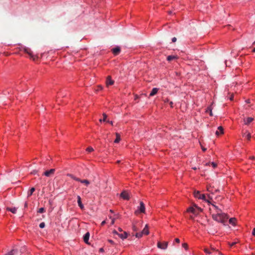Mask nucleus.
<instances>
[{
    "label": "nucleus",
    "mask_w": 255,
    "mask_h": 255,
    "mask_svg": "<svg viewBox=\"0 0 255 255\" xmlns=\"http://www.w3.org/2000/svg\"><path fill=\"white\" fill-rule=\"evenodd\" d=\"M213 219L217 222L221 223L224 225H226L227 220L229 218L228 215L221 212V213H213L212 214Z\"/></svg>",
    "instance_id": "1"
},
{
    "label": "nucleus",
    "mask_w": 255,
    "mask_h": 255,
    "mask_svg": "<svg viewBox=\"0 0 255 255\" xmlns=\"http://www.w3.org/2000/svg\"><path fill=\"white\" fill-rule=\"evenodd\" d=\"M194 194L196 198L202 199L204 201L207 202L208 204H211V201H210L209 200H207L205 194H201L200 192L198 191H195Z\"/></svg>",
    "instance_id": "2"
},
{
    "label": "nucleus",
    "mask_w": 255,
    "mask_h": 255,
    "mask_svg": "<svg viewBox=\"0 0 255 255\" xmlns=\"http://www.w3.org/2000/svg\"><path fill=\"white\" fill-rule=\"evenodd\" d=\"M187 211L191 212L194 214H198L199 212L201 211V209L197 207V206H195V208L194 207H190L187 209Z\"/></svg>",
    "instance_id": "3"
},
{
    "label": "nucleus",
    "mask_w": 255,
    "mask_h": 255,
    "mask_svg": "<svg viewBox=\"0 0 255 255\" xmlns=\"http://www.w3.org/2000/svg\"><path fill=\"white\" fill-rule=\"evenodd\" d=\"M209 205H210V204H208ZM211 204L212 205V208H210L209 210L210 211L211 213H212L214 211H215V213H221L222 212V210L219 208L218 206H216L214 204H212L211 203Z\"/></svg>",
    "instance_id": "4"
},
{
    "label": "nucleus",
    "mask_w": 255,
    "mask_h": 255,
    "mask_svg": "<svg viewBox=\"0 0 255 255\" xmlns=\"http://www.w3.org/2000/svg\"><path fill=\"white\" fill-rule=\"evenodd\" d=\"M168 243L167 242H164L163 243L158 242L157 243V246L159 249L165 250L168 247Z\"/></svg>",
    "instance_id": "5"
},
{
    "label": "nucleus",
    "mask_w": 255,
    "mask_h": 255,
    "mask_svg": "<svg viewBox=\"0 0 255 255\" xmlns=\"http://www.w3.org/2000/svg\"><path fill=\"white\" fill-rule=\"evenodd\" d=\"M55 171V169L53 168L49 170H47L43 173V175L46 177H51L53 176Z\"/></svg>",
    "instance_id": "6"
},
{
    "label": "nucleus",
    "mask_w": 255,
    "mask_h": 255,
    "mask_svg": "<svg viewBox=\"0 0 255 255\" xmlns=\"http://www.w3.org/2000/svg\"><path fill=\"white\" fill-rule=\"evenodd\" d=\"M114 81L112 79V77L111 76H108L107 78L106 84L107 87H109L110 85H113L114 84Z\"/></svg>",
    "instance_id": "7"
},
{
    "label": "nucleus",
    "mask_w": 255,
    "mask_h": 255,
    "mask_svg": "<svg viewBox=\"0 0 255 255\" xmlns=\"http://www.w3.org/2000/svg\"><path fill=\"white\" fill-rule=\"evenodd\" d=\"M121 197L125 200H129V197L128 192L124 191L121 194Z\"/></svg>",
    "instance_id": "8"
},
{
    "label": "nucleus",
    "mask_w": 255,
    "mask_h": 255,
    "mask_svg": "<svg viewBox=\"0 0 255 255\" xmlns=\"http://www.w3.org/2000/svg\"><path fill=\"white\" fill-rule=\"evenodd\" d=\"M138 210L139 211V212L140 213H144L145 212V206L144 203L142 202H140V206L138 207Z\"/></svg>",
    "instance_id": "9"
},
{
    "label": "nucleus",
    "mask_w": 255,
    "mask_h": 255,
    "mask_svg": "<svg viewBox=\"0 0 255 255\" xmlns=\"http://www.w3.org/2000/svg\"><path fill=\"white\" fill-rule=\"evenodd\" d=\"M121 51V48L119 47H116L112 49L113 53L115 55H118Z\"/></svg>",
    "instance_id": "10"
},
{
    "label": "nucleus",
    "mask_w": 255,
    "mask_h": 255,
    "mask_svg": "<svg viewBox=\"0 0 255 255\" xmlns=\"http://www.w3.org/2000/svg\"><path fill=\"white\" fill-rule=\"evenodd\" d=\"M254 118L252 117H248L246 119H244V124L245 125H249L252 121H253Z\"/></svg>",
    "instance_id": "11"
},
{
    "label": "nucleus",
    "mask_w": 255,
    "mask_h": 255,
    "mask_svg": "<svg viewBox=\"0 0 255 255\" xmlns=\"http://www.w3.org/2000/svg\"><path fill=\"white\" fill-rule=\"evenodd\" d=\"M90 237V233L89 232H87L85 234V235L84 236L83 239L85 243L89 244L88 241Z\"/></svg>",
    "instance_id": "12"
},
{
    "label": "nucleus",
    "mask_w": 255,
    "mask_h": 255,
    "mask_svg": "<svg viewBox=\"0 0 255 255\" xmlns=\"http://www.w3.org/2000/svg\"><path fill=\"white\" fill-rule=\"evenodd\" d=\"M77 202L79 206L81 209H83L84 207V205L82 204L81 202V199L80 196H77Z\"/></svg>",
    "instance_id": "13"
},
{
    "label": "nucleus",
    "mask_w": 255,
    "mask_h": 255,
    "mask_svg": "<svg viewBox=\"0 0 255 255\" xmlns=\"http://www.w3.org/2000/svg\"><path fill=\"white\" fill-rule=\"evenodd\" d=\"M17 249H12L10 251L7 253L5 255H14L17 254Z\"/></svg>",
    "instance_id": "14"
},
{
    "label": "nucleus",
    "mask_w": 255,
    "mask_h": 255,
    "mask_svg": "<svg viewBox=\"0 0 255 255\" xmlns=\"http://www.w3.org/2000/svg\"><path fill=\"white\" fill-rule=\"evenodd\" d=\"M224 133L223 132V128L222 127H219L218 128V130L216 131V134L217 135H219L220 134H223Z\"/></svg>",
    "instance_id": "15"
},
{
    "label": "nucleus",
    "mask_w": 255,
    "mask_h": 255,
    "mask_svg": "<svg viewBox=\"0 0 255 255\" xmlns=\"http://www.w3.org/2000/svg\"><path fill=\"white\" fill-rule=\"evenodd\" d=\"M119 237L123 240L126 239L128 237V233L124 232L123 234H118Z\"/></svg>",
    "instance_id": "16"
},
{
    "label": "nucleus",
    "mask_w": 255,
    "mask_h": 255,
    "mask_svg": "<svg viewBox=\"0 0 255 255\" xmlns=\"http://www.w3.org/2000/svg\"><path fill=\"white\" fill-rule=\"evenodd\" d=\"M243 136H245L248 140H250L251 138V133L248 131H246L245 133H243Z\"/></svg>",
    "instance_id": "17"
},
{
    "label": "nucleus",
    "mask_w": 255,
    "mask_h": 255,
    "mask_svg": "<svg viewBox=\"0 0 255 255\" xmlns=\"http://www.w3.org/2000/svg\"><path fill=\"white\" fill-rule=\"evenodd\" d=\"M237 219L235 218H231L229 219V222L233 226H235L236 224Z\"/></svg>",
    "instance_id": "18"
},
{
    "label": "nucleus",
    "mask_w": 255,
    "mask_h": 255,
    "mask_svg": "<svg viewBox=\"0 0 255 255\" xmlns=\"http://www.w3.org/2000/svg\"><path fill=\"white\" fill-rule=\"evenodd\" d=\"M6 209L7 211H10L13 214H15L16 213V211H17V208L15 207H13V208L7 207L6 208Z\"/></svg>",
    "instance_id": "19"
},
{
    "label": "nucleus",
    "mask_w": 255,
    "mask_h": 255,
    "mask_svg": "<svg viewBox=\"0 0 255 255\" xmlns=\"http://www.w3.org/2000/svg\"><path fill=\"white\" fill-rule=\"evenodd\" d=\"M142 234L143 235H148L149 234V231L148 229V226L147 225H146L144 228L143 229V230L141 232Z\"/></svg>",
    "instance_id": "20"
},
{
    "label": "nucleus",
    "mask_w": 255,
    "mask_h": 255,
    "mask_svg": "<svg viewBox=\"0 0 255 255\" xmlns=\"http://www.w3.org/2000/svg\"><path fill=\"white\" fill-rule=\"evenodd\" d=\"M178 58V57L177 56L175 55H169L167 57V60L168 61H171L173 60L176 59Z\"/></svg>",
    "instance_id": "21"
},
{
    "label": "nucleus",
    "mask_w": 255,
    "mask_h": 255,
    "mask_svg": "<svg viewBox=\"0 0 255 255\" xmlns=\"http://www.w3.org/2000/svg\"><path fill=\"white\" fill-rule=\"evenodd\" d=\"M158 91V89L156 88H153L149 94V96H153L155 95L157 93Z\"/></svg>",
    "instance_id": "22"
},
{
    "label": "nucleus",
    "mask_w": 255,
    "mask_h": 255,
    "mask_svg": "<svg viewBox=\"0 0 255 255\" xmlns=\"http://www.w3.org/2000/svg\"><path fill=\"white\" fill-rule=\"evenodd\" d=\"M116 138L114 142H115V143H119V141L121 140L120 135L118 133H116Z\"/></svg>",
    "instance_id": "23"
},
{
    "label": "nucleus",
    "mask_w": 255,
    "mask_h": 255,
    "mask_svg": "<svg viewBox=\"0 0 255 255\" xmlns=\"http://www.w3.org/2000/svg\"><path fill=\"white\" fill-rule=\"evenodd\" d=\"M24 51L25 52H26L28 54H29L31 57H33V55H32V52L31 51V50L28 48H26L24 49Z\"/></svg>",
    "instance_id": "24"
},
{
    "label": "nucleus",
    "mask_w": 255,
    "mask_h": 255,
    "mask_svg": "<svg viewBox=\"0 0 255 255\" xmlns=\"http://www.w3.org/2000/svg\"><path fill=\"white\" fill-rule=\"evenodd\" d=\"M207 190L211 194H214V190H213V188L210 185L207 186Z\"/></svg>",
    "instance_id": "25"
},
{
    "label": "nucleus",
    "mask_w": 255,
    "mask_h": 255,
    "mask_svg": "<svg viewBox=\"0 0 255 255\" xmlns=\"http://www.w3.org/2000/svg\"><path fill=\"white\" fill-rule=\"evenodd\" d=\"M80 182L85 184L87 186L90 184L89 181L86 179L81 180Z\"/></svg>",
    "instance_id": "26"
},
{
    "label": "nucleus",
    "mask_w": 255,
    "mask_h": 255,
    "mask_svg": "<svg viewBox=\"0 0 255 255\" xmlns=\"http://www.w3.org/2000/svg\"><path fill=\"white\" fill-rule=\"evenodd\" d=\"M212 109L211 108V107H209L207 108L206 111V113H209L210 114V115L212 116H213V114H212Z\"/></svg>",
    "instance_id": "27"
},
{
    "label": "nucleus",
    "mask_w": 255,
    "mask_h": 255,
    "mask_svg": "<svg viewBox=\"0 0 255 255\" xmlns=\"http://www.w3.org/2000/svg\"><path fill=\"white\" fill-rule=\"evenodd\" d=\"M35 191V188L34 187L31 188L30 190L28 192V197L30 196Z\"/></svg>",
    "instance_id": "28"
},
{
    "label": "nucleus",
    "mask_w": 255,
    "mask_h": 255,
    "mask_svg": "<svg viewBox=\"0 0 255 255\" xmlns=\"http://www.w3.org/2000/svg\"><path fill=\"white\" fill-rule=\"evenodd\" d=\"M103 118H102V119H103V120L100 119V122H102V121H103V122H106V121H106V118H107V116L106 114H105V113H104V114H103Z\"/></svg>",
    "instance_id": "29"
},
{
    "label": "nucleus",
    "mask_w": 255,
    "mask_h": 255,
    "mask_svg": "<svg viewBox=\"0 0 255 255\" xmlns=\"http://www.w3.org/2000/svg\"><path fill=\"white\" fill-rule=\"evenodd\" d=\"M70 176L74 180H76V181H79V182H81V179H80V178H77L72 175H70Z\"/></svg>",
    "instance_id": "30"
},
{
    "label": "nucleus",
    "mask_w": 255,
    "mask_h": 255,
    "mask_svg": "<svg viewBox=\"0 0 255 255\" xmlns=\"http://www.w3.org/2000/svg\"><path fill=\"white\" fill-rule=\"evenodd\" d=\"M142 235H143V234H142L141 232H140V233H137L135 235V237L136 238H141Z\"/></svg>",
    "instance_id": "31"
},
{
    "label": "nucleus",
    "mask_w": 255,
    "mask_h": 255,
    "mask_svg": "<svg viewBox=\"0 0 255 255\" xmlns=\"http://www.w3.org/2000/svg\"><path fill=\"white\" fill-rule=\"evenodd\" d=\"M210 162H209V163H207L206 164V165H210ZM211 164L212 165V166H213L214 168H215V167H216V166H217V164H216V163H215V162H212V163H211Z\"/></svg>",
    "instance_id": "32"
},
{
    "label": "nucleus",
    "mask_w": 255,
    "mask_h": 255,
    "mask_svg": "<svg viewBox=\"0 0 255 255\" xmlns=\"http://www.w3.org/2000/svg\"><path fill=\"white\" fill-rule=\"evenodd\" d=\"M45 212V209L44 208H40L39 209L38 212L39 213H42Z\"/></svg>",
    "instance_id": "33"
},
{
    "label": "nucleus",
    "mask_w": 255,
    "mask_h": 255,
    "mask_svg": "<svg viewBox=\"0 0 255 255\" xmlns=\"http://www.w3.org/2000/svg\"><path fill=\"white\" fill-rule=\"evenodd\" d=\"M86 150L88 152H92L94 150V149L92 147H88Z\"/></svg>",
    "instance_id": "34"
},
{
    "label": "nucleus",
    "mask_w": 255,
    "mask_h": 255,
    "mask_svg": "<svg viewBox=\"0 0 255 255\" xmlns=\"http://www.w3.org/2000/svg\"><path fill=\"white\" fill-rule=\"evenodd\" d=\"M182 247L184 248L185 250L188 249V245L186 243H183L182 244Z\"/></svg>",
    "instance_id": "35"
},
{
    "label": "nucleus",
    "mask_w": 255,
    "mask_h": 255,
    "mask_svg": "<svg viewBox=\"0 0 255 255\" xmlns=\"http://www.w3.org/2000/svg\"><path fill=\"white\" fill-rule=\"evenodd\" d=\"M45 226V223L44 222H42L40 224L39 227L40 228H44Z\"/></svg>",
    "instance_id": "36"
},
{
    "label": "nucleus",
    "mask_w": 255,
    "mask_h": 255,
    "mask_svg": "<svg viewBox=\"0 0 255 255\" xmlns=\"http://www.w3.org/2000/svg\"><path fill=\"white\" fill-rule=\"evenodd\" d=\"M207 197L208 199L207 200H209L210 201V200H212V196L210 194L207 195Z\"/></svg>",
    "instance_id": "37"
},
{
    "label": "nucleus",
    "mask_w": 255,
    "mask_h": 255,
    "mask_svg": "<svg viewBox=\"0 0 255 255\" xmlns=\"http://www.w3.org/2000/svg\"><path fill=\"white\" fill-rule=\"evenodd\" d=\"M204 251L207 254H211V252H210L208 249H204Z\"/></svg>",
    "instance_id": "38"
},
{
    "label": "nucleus",
    "mask_w": 255,
    "mask_h": 255,
    "mask_svg": "<svg viewBox=\"0 0 255 255\" xmlns=\"http://www.w3.org/2000/svg\"><path fill=\"white\" fill-rule=\"evenodd\" d=\"M38 172V171L36 170H33L31 172V174H37Z\"/></svg>",
    "instance_id": "39"
},
{
    "label": "nucleus",
    "mask_w": 255,
    "mask_h": 255,
    "mask_svg": "<svg viewBox=\"0 0 255 255\" xmlns=\"http://www.w3.org/2000/svg\"><path fill=\"white\" fill-rule=\"evenodd\" d=\"M132 229L134 231H136L137 230V228H136V227L135 225H133Z\"/></svg>",
    "instance_id": "40"
},
{
    "label": "nucleus",
    "mask_w": 255,
    "mask_h": 255,
    "mask_svg": "<svg viewBox=\"0 0 255 255\" xmlns=\"http://www.w3.org/2000/svg\"><path fill=\"white\" fill-rule=\"evenodd\" d=\"M237 244V242H233L231 244H230V247H233L234 246H235L236 244Z\"/></svg>",
    "instance_id": "41"
},
{
    "label": "nucleus",
    "mask_w": 255,
    "mask_h": 255,
    "mask_svg": "<svg viewBox=\"0 0 255 255\" xmlns=\"http://www.w3.org/2000/svg\"><path fill=\"white\" fill-rule=\"evenodd\" d=\"M176 40H177V39H176V37H173V38H172V42H176Z\"/></svg>",
    "instance_id": "42"
},
{
    "label": "nucleus",
    "mask_w": 255,
    "mask_h": 255,
    "mask_svg": "<svg viewBox=\"0 0 255 255\" xmlns=\"http://www.w3.org/2000/svg\"><path fill=\"white\" fill-rule=\"evenodd\" d=\"M175 241L177 243H180V240L178 239V238H176L175 239Z\"/></svg>",
    "instance_id": "43"
},
{
    "label": "nucleus",
    "mask_w": 255,
    "mask_h": 255,
    "mask_svg": "<svg viewBox=\"0 0 255 255\" xmlns=\"http://www.w3.org/2000/svg\"><path fill=\"white\" fill-rule=\"evenodd\" d=\"M108 242L111 243V244H114V242L113 240H108Z\"/></svg>",
    "instance_id": "44"
},
{
    "label": "nucleus",
    "mask_w": 255,
    "mask_h": 255,
    "mask_svg": "<svg viewBox=\"0 0 255 255\" xmlns=\"http://www.w3.org/2000/svg\"><path fill=\"white\" fill-rule=\"evenodd\" d=\"M98 90H102V89H103V87H102V86H101V85H99V86H98Z\"/></svg>",
    "instance_id": "45"
},
{
    "label": "nucleus",
    "mask_w": 255,
    "mask_h": 255,
    "mask_svg": "<svg viewBox=\"0 0 255 255\" xmlns=\"http://www.w3.org/2000/svg\"><path fill=\"white\" fill-rule=\"evenodd\" d=\"M163 101H164V102L165 103H167V102H168L169 101V99H167V98L165 99L164 100H163Z\"/></svg>",
    "instance_id": "46"
},
{
    "label": "nucleus",
    "mask_w": 255,
    "mask_h": 255,
    "mask_svg": "<svg viewBox=\"0 0 255 255\" xmlns=\"http://www.w3.org/2000/svg\"><path fill=\"white\" fill-rule=\"evenodd\" d=\"M115 219L113 218L112 219L111 224L113 225L115 223Z\"/></svg>",
    "instance_id": "47"
},
{
    "label": "nucleus",
    "mask_w": 255,
    "mask_h": 255,
    "mask_svg": "<svg viewBox=\"0 0 255 255\" xmlns=\"http://www.w3.org/2000/svg\"><path fill=\"white\" fill-rule=\"evenodd\" d=\"M252 234L253 236H255V228L253 229Z\"/></svg>",
    "instance_id": "48"
},
{
    "label": "nucleus",
    "mask_w": 255,
    "mask_h": 255,
    "mask_svg": "<svg viewBox=\"0 0 255 255\" xmlns=\"http://www.w3.org/2000/svg\"><path fill=\"white\" fill-rule=\"evenodd\" d=\"M99 252H102V253L104 252V249H103V248H100V249H99Z\"/></svg>",
    "instance_id": "49"
},
{
    "label": "nucleus",
    "mask_w": 255,
    "mask_h": 255,
    "mask_svg": "<svg viewBox=\"0 0 255 255\" xmlns=\"http://www.w3.org/2000/svg\"><path fill=\"white\" fill-rule=\"evenodd\" d=\"M113 233H114V234L118 235V234H119V233H118L116 230H114V231H113Z\"/></svg>",
    "instance_id": "50"
},
{
    "label": "nucleus",
    "mask_w": 255,
    "mask_h": 255,
    "mask_svg": "<svg viewBox=\"0 0 255 255\" xmlns=\"http://www.w3.org/2000/svg\"><path fill=\"white\" fill-rule=\"evenodd\" d=\"M106 224V221H103L102 223H101V225L102 226H103L104 225H105Z\"/></svg>",
    "instance_id": "51"
},
{
    "label": "nucleus",
    "mask_w": 255,
    "mask_h": 255,
    "mask_svg": "<svg viewBox=\"0 0 255 255\" xmlns=\"http://www.w3.org/2000/svg\"><path fill=\"white\" fill-rule=\"evenodd\" d=\"M28 206V203L27 202H25L24 204V208H27Z\"/></svg>",
    "instance_id": "52"
},
{
    "label": "nucleus",
    "mask_w": 255,
    "mask_h": 255,
    "mask_svg": "<svg viewBox=\"0 0 255 255\" xmlns=\"http://www.w3.org/2000/svg\"><path fill=\"white\" fill-rule=\"evenodd\" d=\"M169 104H170L171 107H173V102H170Z\"/></svg>",
    "instance_id": "53"
},
{
    "label": "nucleus",
    "mask_w": 255,
    "mask_h": 255,
    "mask_svg": "<svg viewBox=\"0 0 255 255\" xmlns=\"http://www.w3.org/2000/svg\"><path fill=\"white\" fill-rule=\"evenodd\" d=\"M107 123H110V124L111 125H113V122L112 121H106Z\"/></svg>",
    "instance_id": "54"
},
{
    "label": "nucleus",
    "mask_w": 255,
    "mask_h": 255,
    "mask_svg": "<svg viewBox=\"0 0 255 255\" xmlns=\"http://www.w3.org/2000/svg\"><path fill=\"white\" fill-rule=\"evenodd\" d=\"M202 150L205 151L206 150V148L204 147H202Z\"/></svg>",
    "instance_id": "55"
},
{
    "label": "nucleus",
    "mask_w": 255,
    "mask_h": 255,
    "mask_svg": "<svg viewBox=\"0 0 255 255\" xmlns=\"http://www.w3.org/2000/svg\"><path fill=\"white\" fill-rule=\"evenodd\" d=\"M118 230H119L120 232H122V231H123L122 229L121 228H119L118 229Z\"/></svg>",
    "instance_id": "56"
},
{
    "label": "nucleus",
    "mask_w": 255,
    "mask_h": 255,
    "mask_svg": "<svg viewBox=\"0 0 255 255\" xmlns=\"http://www.w3.org/2000/svg\"><path fill=\"white\" fill-rule=\"evenodd\" d=\"M253 52H255V47L253 49Z\"/></svg>",
    "instance_id": "57"
},
{
    "label": "nucleus",
    "mask_w": 255,
    "mask_h": 255,
    "mask_svg": "<svg viewBox=\"0 0 255 255\" xmlns=\"http://www.w3.org/2000/svg\"><path fill=\"white\" fill-rule=\"evenodd\" d=\"M211 250H212V251H215V249L214 248H211Z\"/></svg>",
    "instance_id": "58"
},
{
    "label": "nucleus",
    "mask_w": 255,
    "mask_h": 255,
    "mask_svg": "<svg viewBox=\"0 0 255 255\" xmlns=\"http://www.w3.org/2000/svg\"><path fill=\"white\" fill-rule=\"evenodd\" d=\"M233 97H231V98H230V100H233Z\"/></svg>",
    "instance_id": "59"
},
{
    "label": "nucleus",
    "mask_w": 255,
    "mask_h": 255,
    "mask_svg": "<svg viewBox=\"0 0 255 255\" xmlns=\"http://www.w3.org/2000/svg\"><path fill=\"white\" fill-rule=\"evenodd\" d=\"M254 158L255 157L254 156H252V157H251V159H254Z\"/></svg>",
    "instance_id": "60"
},
{
    "label": "nucleus",
    "mask_w": 255,
    "mask_h": 255,
    "mask_svg": "<svg viewBox=\"0 0 255 255\" xmlns=\"http://www.w3.org/2000/svg\"><path fill=\"white\" fill-rule=\"evenodd\" d=\"M194 170H196L197 168L196 167L193 168Z\"/></svg>",
    "instance_id": "61"
},
{
    "label": "nucleus",
    "mask_w": 255,
    "mask_h": 255,
    "mask_svg": "<svg viewBox=\"0 0 255 255\" xmlns=\"http://www.w3.org/2000/svg\"><path fill=\"white\" fill-rule=\"evenodd\" d=\"M253 45H255V41L253 42Z\"/></svg>",
    "instance_id": "62"
},
{
    "label": "nucleus",
    "mask_w": 255,
    "mask_h": 255,
    "mask_svg": "<svg viewBox=\"0 0 255 255\" xmlns=\"http://www.w3.org/2000/svg\"><path fill=\"white\" fill-rule=\"evenodd\" d=\"M116 216H116V218H118V217H119L118 215H116Z\"/></svg>",
    "instance_id": "63"
},
{
    "label": "nucleus",
    "mask_w": 255,
    "mask_h": 255,
    "mask_svg": "<svg viewBox=\"0 0 255 255\" xmlns=\"http://www.w3.org/2000/svg\"><path fill=\"white\" fill-rule=\"evenodd\" d=\"M110 212L113 213V211L112 210H110Z\"/></svg>",
    "instance_id": "64"
}]
</instances>
